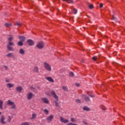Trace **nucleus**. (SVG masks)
Listing matches in <instances>:
<instances>
[{"label":"nucleus","instance_id":"obj_39","mask_svg":"<svg viewBox=\"0 0 125 125\" xmlns=\"http://www.w3.org/2000/svg\"><path fill=\"white\" fill-rule=\"evenodd\" d=\"M100 7H101V8H102V7H103V4L101 3V4H100Z\"/></svg>","mask_w":125,"mask_h":125},{"label":"nucleus","instance_id":"obj_16","mask_svg":"<svg viewBox=\"0 0 125 125\" xmlns=\"http://www.w3.org/2000/svg\"><path fill=\"white\" fill-rule=\"evenodd\" d=\"M5 118L3 116H2L0 119V122L2 124H6V122H4Z\"/></svg>","mask_w":125,"mask_h":125},{"label":"nucleus","instance_id":"obj_3","mask_svg":"<svg viewBox=\"0 0 125 125\" xmlns=\"http://www.w3.org/2000/svg\"><path fill=\"white\" fill-rule=\"evenodd\" d=\"M7 104V105H10V106H12L11 109H16V106H15L14 103L13 102H11L10 100H8Z\"/></svg>","mask_w":125,"mask_h":125},{"label":"nucleus","instance_id":"obj_22","mask_svg":"<svg viewBox=\"0 0 125 125\" xmlns=\"http://www.w3.org/2000/svg\"><path fill=\"white\" fill-rule=\"evenodd\" d=\"M18 45H19L20 46H22L23 45V42L22 41H20L18 42Z\"/></svg>","mask_w":125,"mask_h":125},{"label":"nucleus","instance_id":"obj_23","mask_svg":"<svg viewBox=\"0 0 125 125\" xmlns=\"http://www.w3.org/2000/svg\"><path fill=\"white\" fill-rule=\"evenodd\" d=\"M6 56L7 57H12L13 56V54H12V53H10L7 54Z\"/></svg>","mask_w":125,"mask_h":125},{"label":"nucleus","instance_id":"obj_1","mask_svg":"<svg viewBox=\"0 0 125 125\" xmlns=\"http://www.w3.org/2000/svg\"><path fill=\"white\" fill-rule=\"evenodd\" d=\"M12 40H13V37H12V36H11L8 38V41H9V45H7V49H8V50H9V51H13V50H14L10 46V45H14V43L11 42V41H12Z\"/></svg>","mask_w":125,"mask_h":125},{"label":"nucleus","instance_id":"obj_42","mask_svg":"<svg viewBox=\"0 0 125 125\" xmlns=\"http://www.w3.org/2000/svg\"><path fill=\"white\" fill-rule=\"evenodd\" d=\"M6 83H9V81H7V80H6Z\"/></svg>","mask_w":125,"mask_h":125},{"label":"nucleus","instance_id":"obj_7","mask_svg":"<svg viewBox=\"0 0 125 125\" xmlns=\"http://www.w3.org/2000/svg\"><path fill=\"white\" fill-rule=\"evenodd\" d=\"M61 123H63L64 124H67V123H69V120L67 119H64L63 118L61 117Z\"/></svg>","mask_w":125,"mask_h":125},{"label":"nucleus","instance_id":"obj_6","mask_svg":"<svg viewBox=\"0 0 125 125\" xmlns=\"http://www.w3.org/2000/svg\"><path fill=\"white\" fill-rule=\"evenodd\" d=\"M54 116L53 115H50L49 117H48L46 118V120L48 122V123H50V122H51V121H52V119H53Z\"/></svg>","mask_w":125,"mask_h":125},{"label":"nucleus","instance_id":"obj_36","mask_svg":"<svg viewBox=\"0 0 125 125\" xmlns=\"http://www.w3.org/2000/svg\"><path fill=\"white\" fill-rule=\"evenodd\" d=\"M112 18H113V20H115V21L117 22V20L116 19V18L114 17V15H112Z\"/></svg>","mask_w":125,"mask_h":125},{"label":"nucleus","instance_id":"obj_15","mask_svg":"<svg viewBox=\"0 0 125 125\" xmlns=\"http://www.w3.org/2000/svg\"><path fill=\"white\" fill-rule=\"evenodd\" d=\"M13 86H14V84H11L10 83H8L7 84V87L8 88H11V87H13Z\"/></svg>","mask_w":125,"mask_h":125},{"label":"nucleus","instance_id":"obj_20","mask_svg":"<svg viewBox=\"0 0 125 125\" xmlns=\"http://www.w3.org/2000/svg\"><path fill=\"white\" fill-rule=\"evenodd\" d=\"M36 117H37V114H36V113H33L32 114V117L31 118V120H35L36 119Z\"/></svg>","mask_w":125,"mask_h":125},{"label":"nucleus","instance_id":"obj_19","mask_svg":"<svg viewBox=\"0 0 125 125\" xmlns=\"http://www.w3.org/2000/svg\"><path fill=\"white\" fill-rule=\"evenodd\" d=\"M83 111H90V108H89V107L84 106L83 107Z\"/></svg>","mask_w":125,"mask_h":125},{"label":"nucleus","instance_id":"obj_41","mask_svg":"<svg viewBox=\"0 0 125 125\" xmlns=\"http://www.w3.org/2000/svg\"><path fill=\"white\" fill-rule=\"evenodd\" d=\"M89 96H90V97H94V95H89Z\"/></svg>","mask_w":125,"mask_h":125},{"label":"nucleus","instance_id":"obj_29","mask_svg":"<svg viewBox=\"0 0 125 125\" xmlns=\"http://www.w3.org/2000/svg\"><path fill=\"white\" fill-rule=\"evenodd\" d=\"M15 25H16V26H21V23L17 22L15 23Z\"/></svg>","mask_w":125,"mask_h":125},{"label":"nucleus","instance_id":"obj_13","mask_svg":"<svg viewBox=\"0 0 125 125\" xmlns=\"http://www.w3.org/2000/svg\"><path fill=\"white\" fill-rule=\"evenodd\" d=\"M16 90L17 91H18L19 92H20V93L21 92V91H22V87L21 86H18L16 87Z\"/></svg>","mask_w":125,"mask_h":125},{"label":"nucleus","instance_id":"obj_33","mask_svg":"<svg viewBox=\"0 0 125 125\" xmlns=\"http://www.w3.org/2000/svg\"><path fill=\"white\" fill-rule=\"evenodd\" d=\"M71 122H72L73 123H74V122H76V120H75L74 118H71Z\"/></svg>","mask_w":125,"mask_h":125},{"label":"nucleus","instance_id":"obj_27","mask_svg":"<svg viewBox=\"0 0 125 125\" xmlns=\"http://www.w3.org/2000/svg\"><path fill=\"white\" fill-rule=\"evenodd\" d=\"M5 26L6 27H10V26H11V23H5Z\"/></svg>","mask_w":125,"mask_h":125},{"label":"nucleus","instance_id":"obj_9","mask_svg":"<svg viewBox=\"0 0 125 125\" xmlns=\"http://www.w3.org/2000/svg\"><path fill=\"white\" fill-rule=\"evenodd\" d=\"M27 43H28L29 45L32 46L34 45V41L33 40L29 39L27 40Z\"/></svg>","mask_w":125,"mask_h":125},{"label":"nucleus","instance_id":"obj_43","mask_svg":"<svg viewBox=\"0 0 125 125\" xmlns=\"http://www.w3.org/2000/svg\"><path fill=\"white\" fill-rule=\"evenodd\" d=\"M4 67L5 68V69H7V66H4Z\"/></svg>","mask_w":125,"mask_h":125},{"label":"nucleus","instance_id":"obj_4","mask_svg":"<svg viewBox=\"0 0 125 125\" xmlns=\"http://www.w3.org/2000/svg\"><path fill=\"white\" fill-rule=\"evenodd\" d=\"M43 64L44 68H45L47 70V71H51V67L50 66V65H49V64H48V63L46 62H44Z\"/></svg>","mask_w":125,"mask_h":125},{"label":"nucleus","instance_id":"obj_25","mask_svg":"<svg viewBox=\"0 0 125 125\" xmlns=\"http://www.w3.org/2000/svg\"><path fill=\"white\" fill-rule=\"evenodd\" d=\"M63 1H67V2H68V3H72L73 2V1L72 0H62Z\"/></svg>","mask_w":125,"mask_h":125},{"label":"nucleus","instance_id":"obj_10","mask_svg":"<svg viewBox=\"0 0 125 125\" xmlns=\"http://www.w3.org/2000/svg\"><path fill=\"white\" fill-rule=\"evenodd\" d=\"M46 79L47 81H48L49 82H50V83H54V81L53 80V79L50 77H46Z\"/></svg>","mask_w":125,"mask_h":125},{"label":"nucleus","instance_id":"obj_44","mask_svg":"<svg viewBox=\"0 0 125 125\" xmlns=\"http://www.w3.org/2000/svg\"><path fill=\"white\" fill-rule=\"evenodd\" d=\"M84 125H87L86 123L84 122Z\"/></svg>","mask_w":125,"mask_h":125},{"label":"nucleus","instance_id":"obj_17","mask_svg":"<svg viewBox=\"0 0 125 125\" xmlns=\"http://www.w3.org/2000/svg\"><path fill=\"white\" fill-rule=\"evenodd\" d=\"M33 97V94L32 93H29L27 94V98L30 100Z\"/></svg>","mask_w":125,"mask_h":125},{"label":"nucleus","instance_id":"obj_21","mask_svg":"<svg viewBox=\"0 0 125 125\" xmlns=\"http://www.w3.org/2000/svg\"><path fill=\"white\" fill-rule=\"evenodd\" d=\"M3 104V101L0 100V109L2 110V105Z\"/></svg>","mask_w":125,"mask_h":125},{"label":"nucleus","instance_id":"obj_35","mask_svg":"<svg viewBox=\"0 0 125 125\" xmlns=\"http://www.w3.org/2000/svg\"><path fill=\"white\" fill-rule=\"evenodd\" d=\"M44 113H46V114H48V110L47 109L44 110Z\"/></svg>","mask_w":125,"mask_h":125},{"label":"nucleus","instance_id":"obj_37","mask_svg":"<svg viewBox=\"0 0 125 125\" xmlns=\"http://www.w3.org/2000/svg\"><path fill=\"white\" fill-rule=\"evenodd\" d=\"M76 102H77V103H81V101L78 99V100H76Z\"/></svg>","mask_w":125,"mask_h":125},{"label":"nucleus","instance_id":"obj_26","mask_svg":"<svg viewBox=\"0 0 125 125\" xmlns=\"http://www.w3.org/2000/svg\"><path fill=\"white\" fill-rule=\"evenodd\" d=\"M72 12L74 13V14H77L78 10L76 9V8H74V10L72 11Z\"/></svg>","mask_w":125,"mask_h":125},{"label":"nucleus","instance_id":"obj_24","mask_svg":"<svg viewBox=\"0 0 125 125\" xmlns=\"http://www.w3.org/2000/svg\"><path fill=\"white\" fill-rule=\"evenodd\" d=\"M12 119V116H9L8 117V123H10Z\"/></svg>","mask_w":125,"mask_h":125},{"label":"nucleus","instance_id":"obj_2","mask_svg":"<svg viewBox=\"0 0 125 125\" xmlns=\"http://www.w3.org/2000/svg\"><path fill=\"white\" fill-rule=\"evenodd\" d=\"M51 94L53 95L54 98L56 99V101H55V103L56 104V106H58V104L57 103V101H58V97L57 95H56V94L55 93V92L52 91Z\"/></svg>","mask_w":125,"mask_h":125},{"label":"nucleus","instance_id":"obj_14","mask_svg":"<svg viewBox=\"0 0 125 125\" xmlns=\"http://www.w3.org/2000/svg\"><path fill=\"white\" fill-rule=\"evenodd\" d=\"M33 72L34 73H39V67L35 66L34 67Z\"/></svg>","mask_w":125,"mask_h":125},{"label":"nucleus","instance_id":"obj_12","mask_svg":"<svg viewBox=\"0 0 125 125\" xmlns=\"http://www.w3.org/2000/svg\"><path fill=\"white\" fill-rule=\"evenodd\" d=\"M19 38L20 39V42H23L25 41V40H26V38L23 36H20Z\"/></svg>","mask_w":125,"mask_h":125},{"label":"nucleus","instance_id":"obj_28","mask_svg":"<svg viewBox=\"0 0 125 125\" xmlns=\"http://www.w3.org/2000/svg\"><path fill=\"white\" fill-rule=\"evenodd\" d=\"M63 90H64L65 91H67L68 90V88L67 87L63 86L62 87Z\"/></svg>","mask_w":125,"mask_h":125},{"label":"nucleus","instance_id":"obj_5","mask_svg":"<svg viewBox=\"0 0 125 125\" xmlns=\"http://www.w3.org/2000/svg\"><path fill=\"white\" fill-rule=\"evenodd\" d=\"M37 47L39 48V49H42L43 48V42H40L37 44Z\"/></svg>","mask_w":125,"mask_h":125},{"label":"nucleus","instance_id":"obj_40","mask_svg":"<svg viewBox=\"0 0 125 125\" xmlns=\"http://www.w3.org/2000/svg\"><path fill=\"white\" fill-rule=\"evenodd\" d=\"M76 86H80V83H76Z\"/></svg>","mask_w":125,"mask_h":125},{"label":"nucleus","instance_id":"obj_18","mask_svg":"<svg viewBox=\"0 0 125 125\" xmlns=\"http://www.w3.org/2000/svg\"><path fill=\"white\" fill-rule=\"evenodd\" d=\"M20 54H22V55H24L25 54V51L24 49L21 48L20 50Z\"/></svg>","mask_w":125,"mask_h":125},{"label":"nucleus","instance_id":"obj_32","mask_svg":"<svg viewBox=\"0 0 125 125\" xmlns=\"http://www.w3.org/2000/svg\"><path fill=\"white\" fill-rule=\"evenodd\" d=\"M93 60H94V61H96V60L97 59V57H93L92 58Z\"/></svg>","mask_w":125,"mask_h":125},{"label":"nucleus","instance_id":"obj_31","mask_svg":"<svg viewBox=\"0 0 125 125\" xmlns=\"http://www.w3.org/2000/svg\"><path fill=\"white\" fill-rule=\"evenodd\" d=\"M70 77H74V73L72 72H70L69 73Z\"/></svg>","mask_w":125,"mask_h":125},{"label":"nucleus","instance_id":"obj_34","mask_svg":"<svg viewBox=\"0 0 125 125\" xmlns=\"http://www.w3.org/2000/svg\"><path fill=\"white\" fill-rule=\"evenodd\" d=\"M89 7L90 8V9H92V8L93 7V5L92 4H90L89 5Z\"/></svg>","mask_w":125,"mask_h":125},{"label":"nucleus","instance_id":"obj_45","mask_svg":"<svg viewBox=\"0 0 125 125\" xmlns=\"http://www.w3.org/2000/svg\"><path fill=\"white\" fill-rule=\"evenodd\" d=\"M0 115H1V112H0Z\"/></svg>","mask_w":125,"mask_h":125},{"label":"nucleus","instance_id":"obj_38","mask_svg":"<svg viewBox=\"0 0 125 125\" xmlns=\"http://www.w3.org/2000/svg\"><path fill=\"white\" fill-rule=\"evenodd\" d=\"M102 109L104 111V110H106V107H105V106H103L102 107Z\"/></svg>","mask_w":125,"mask_h":125},{"label":"nucleus","instance_id":"obj_30","mask_svg":"<svg viewBox=\"0 0 125 125\" xmlns=\"http://www.w3.org/2000/svg\"><path fill=\"white\" fill-rule=\"evenodd\" d=\"M21 125H29V123L25 122V123L21 124Z\"/></svg>","mask_w":125,"mask_h":125},{"label":"nucleus","instance_id":"obj_8","mask_svg":"<svg viewBox=\"0 0 125 125\" xmlns=\"http://www.w3.org/2000/svg\"><path fill=\"white\" fill-rule=\"evenodd\" d=\"M82 98L85 100V101L87 102L89 101V98L88 97L86 96L85 95H82Z\"/></svg>","mask_w":125,"mask_h":125},{"label":"nucleus","instance_id":"obj_11","mask_svg":"<svg viewBox=\"0 0 125 125\" xmlns=\"http://www.w3.org/2000/svg\"><path fill=\"white\" fill-rule=\"evenodd\" d=\"M42 102H44V103H45L46 104H48L49 103V102L48 101V100L47 99L44 98L42 99Z\"/></svg>","mask_w":125,"mask_h":125}]
</instances>
